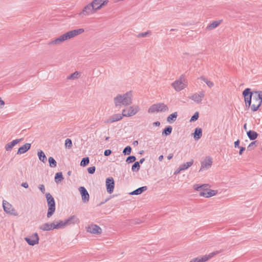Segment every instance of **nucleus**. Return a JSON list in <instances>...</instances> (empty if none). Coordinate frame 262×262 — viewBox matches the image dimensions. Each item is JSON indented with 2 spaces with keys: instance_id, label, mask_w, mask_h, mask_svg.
Returning <instances> with one entry per match:
<instances>
[{
  "instance_id": "nucleus-1",
  "label": "nucleus",
  "mask_w": 262,
  "mask_h": 262,
  "mask_svg": "<svg viewBox=\"0 0 262 262\" xmlns=\"http://www.w3.org/2000/svg\"><path fill=\"white\" fill-rule=\"evenodd\" d=\"M84 32V30L82 28H79L68 31L65 33L60 35L57 38L50 40L48 43V45L51 46L59 45L66 40H70L80 34H82Z\"/></svg>"
},
{
  "instance_id": "nucleus-2",
  "label": "nucleus",
  "mask_w": 262,
  "mask_h": 262,
  "mask_svg": "<svg viewBox=\"0 0 262 262\" xmlns=\"http://www.w3.org/2000/svg\"><path fill=\"white\" fill-rule=\"evenodd\" d=\"M114 101L116 107L129 105L133 102V93L128 91L123 94L118 95L114 98Z\"/></svg>"
},
{
  "instance_id": "nucleus-3",
  "label": "nucleus",
  "mask_w": 262,
  "mask_h": 262,
  "mask_svg": "<svg viewBox=\"0 0 262 262\" xmlns=\"http://www.w3.org/2000/svg\"><path fill=\"white\" fill-rule=\"evenodd\" d=\"M208 184H194L193 189L199 191V195L205 198H209L215 195L217 193V190H212L208 188Z\"/></svg>"
},
{
  "instance_id": "nucleus-4",
  "label": "nucleus",
  "mask_w": 262,
  "mask_h": 262,
  "mask_svg": "<svg viewBox=\"0 0 262 262\" xmlns=\"http://www.w3.org/2000/svg\"><path fill=\"white\" fill-rule=\"evenodd\" d=\"M187 80L183 75H181L180 78L173 82L171 85L177 92L181 91L184 89L187 86Z\"/></svg>"
},
{
  "instance_id": "nucleus-5",
  "label": "nucleus",
  "mask_w": 262,
  "mask_h": 262,
  "mask_svg": "<svg viewBox=\"0 0 262 262\" xmlns=\"http://www.w3.org/2000/svg\"><path fill=\"white\" fill-rule=\"evenodd\" d=\"M46 198L48 205V210L47 212L48 218L51 217L55 211V203L54 198L50 193L46 194Z\"/></svg>"
},
{
  "instance_id": "nucleus-6",
  "label": "nucleus",
  "mask_w": 262,
  "mask_h": 262,
  "mask_svg": "<svg viewBox=\"0 0 262 262\" xmlns=\"http://www.w3.org/2000/svg\"><path fill=\"white\" fill-rule=\"evenodd\" d=\"M97 10L91 3L86 5L82 9L81 11L78 14L81 17L89 16L96 13Z\"/></svg>"
},
{
  "instance_id": "nucleus-7",
  "label": "nucleus",
  "mask_w": 262,
  "mask_h": 262,
  "mask_svg": "<svg viewBox=\"0 0 262 262\" xmlns=\"http://www.w3.org/2000/svg\"><path fill=\"white\" fill-rule=\"evenodd\" d=\"M255 95L253 96V104L250 105L252 111L255 112L258 110L262 103V91L255 92Z\"/></svg>"
},
{
  "instance_id": "nucleus-8",
  "label": "nucleus",
  "mask_w": 262,
  "mask_h": 262,
  "mask_svg": "<svg viewBox=\"0 0 262 262\" xmlns=\"http://www.w3.org/2000/svg\"><path fill=\"white\" fill-rule=\"evenodd\" d=\"M168 110V106L163 103H158L151 105L148 110L149 113H155L160 112H166Z\"/></svg>"
},
{
  "instance_id": "nucleus-9",
  "label": "nucleus",
  "mask_w": 262,
  "mask_h": 262,
  "mask_svg": "<svg viewBox=\"0 0 262 262\" xmlns=\"http://www.w3.org/2000/svg\"><path fill=\"white\" fill-rule=\"evenodd\" d=\"M140 108L138 105H132L122 111V116L124 117H131L136 115Z\"/></svg>"
},
{
  "instance_id": "nucleus-10",
  "label": "nucleus",
  "mask_w": 262,
  "mask_h": 262,
  "mask_svg": "<svg viewBox=\"0 0 262 262\" xmlns=\"http://www.w3.org/2000/svg\"><path fill=\"white\" fill-rule=\"evenodd\" d=\"M220 253V251H216L209 253L208 255H205L202 257H198L193 258L189 262H205Z\"/></svg>"
},
{
  "instance_id": "nucleus-11",
  "label": "nucleus",
  "mask_w": 262,
  "mask_h": 262,
  "mask_svg": "<svg viewBox=\"0 0 262 262\" xmlns=\"http://www.w3.org/2000/svg\"><path fill=\"white\" fill-rule=\"evenodd\" d=\"M3 207L4 211L7 213L15 216L18 215L13 206L6 200L3 201Z\"/></svg>"
},
{
  "instance_id": "nucleus-12",
  "label": "nucleus",
  "mask_w": 262,
  "mask_h": 262,
  "mask_svg": "<svg viewBox=\"0 0 262 262\" xmlns=\"http://www.w3.org/2000/svg\"><path fill=\"white\" fill-rule=\"evenodd\" d=\"M243 95L244 97L246 106L249 108L251 103V98L252 93L251 92V89L249 88L246 89L243 92Z\"/></svg>"
},
{
  "instance_id": "nucleus-13",
  "label": "nucleus",
  "mask_w": 262,
  "mask_h": 262,
  "mask_svg": "<svg viewBox=\"0 0 262 262\" xmlns=\"http://www.w3.org/2000/svg\"><path fill=\"white\" fill-rule=\"evenodd\" d=\"M86 231L94 234H100L102 233L101 228L98 225L92 224L86 227Z\"/></svg>"
},
{
  "instance_id": "nucleus-14",
  "label": "nucleus",
  "mask_w": 262,
  "mask_h": 262,
  "mask_svg": "<svg viewBox=\"0 0 262 262\" xmlns=\"http://www.w3.org/2000/svg\"><path fill=\"white\" fill-rule=\"evenodd\" d=\"M212 164V158L210 157H206L203 161L201 162V166L199 171L207 170L209 168Z\"/></svg>"
},
{
  "instance_id": "nucleus-15",
  "label": "nucleus",
  "mask_w": 262,
  "mask_h": 262,
  "mask_svg": "<svg viewBox=\"0 0 262 262\" xmlns=\"http://www.w3.org/2000/svg\"><path fill=\"white\" fill-rule=\"evenodd\" d=\"M25 240L29 245L34 246L39 242V237L37 233H35L32 235L25 238Z\"/></svg>"
},
{
  "instance_id": "nucleus-16",
  "label": "nucleus",
  "mask_w": 262,
  "mask_h": 262,
  "mask_svg": "<svg viewBox=\"0 0 262 262\" xmlns=\"http://www.w3.org/2000/svg\"><path fill=\"white\" fill-rule=\"evenodd\" d=\"M108 0H93L91 3L98 11L108 4Z\"/></svg>"
},
{
  "instance_id": "nucleus-17",
  "label": "nucleus",
  "mask_w": 262,
  "mask_h": 262,
  "mask_svg": "<svg viewBox=\"0 0 262 262\" xmlns=\"http://www.w3.org/2000/svg\"><path fill=\"white\" fill-rule=\"evenodd\" d=\"M105 185L107 192L110 194L113 193L115 187L114 179L112 177L107 178L105 181Z\"/></svg>"
},
{
  "instance_id": "nucleus-18",
  "label": "nucleus",
  "mask_w": 262,
  "mask_h": 262,
  "mask_svg": "<svg viewBox=\"0 0 262 262\" xmlns=\"http://www.w3.org/2000/svg\"><path fill=\"white\" fill-rule=\"evenodd\" d=\"M205 96L204 92H200L192 95L189 98L196 103H200Z\"/></svg>"
},
{
  "instance_id": "nucleus-19",
  "label": "nucleus",
  "mask_w": 262,
  "mask_h": 262,
  "mask_svg": "<svg viewBox=\"0 0 262 262\" xmlns=\"http://www.w3.org/2000/svg\"><path fill=\"white\" fill-rule=\"evenodd\" d=\"M79 191L81 194L82 200L84 203L89 201L90 195L86 189L83 186L79 188Z\"/></svg>"
},
{
  "instance_id": "nucleus-20",
  "label": "nucleus",
  "mask_w": 262,
  "mask_h": 262,
  "mask_svg": "<svg viewBox=\"0 0 262 262\" xmlns=\"http://www.w3.org/2000/svg\"><path fill=\"white\" fill-rule=\"evenodd\" d=\"M65 220L67 226L78 224L80 222L78 217L74 215L70 216Z\"/></svg>"
},
{
  "instance_id": "nucleus-21",
  "label": "nucleus",
  "mask_w": 262,
  "mask_h": 262,
  "mask_svg": "<svg viewBox=\"0 0 262 262\" xmlns=\"http://www.w3.org/2000/svg\"><path fill=\"white\" fill-rule=\"evenodd\" d=\"M123 117V116H122V114H115V115L112 116L110 118L107 119L105 121V123H113V122H114L116 121H119L122 119Z\"/></svg>"
},
{
  "instance_id": "nucleus-22",
  "label": "nucleus",
  "mask_w": 262,
  "mask_h": 262,
  "mask_svg": "<svg viewBox=\"0 0 262 262\" xmlns=\"http://www.w3.org/2000/svg\"><path fill=\"white\" fill-rule=\"evenodd\" d=\"M21 139H17L6 144L5 148L6 151H10L12 148L21 141Z\"/></svg>"
},
{
  "instance_id": "nucleus-23",
  "label": "nucleus",
  "mask_w": 262,
  "mask_h": 262,
  "mask_svg": "<svg viewBox=\"0 0 262 262\" xmlns=\"http://www.w3.org/2000/svg\"><path fill=\"white\" fill-rule=\"evenodd\" d=\"M31 148V144L26 143L18 149L17 154L21 155L26 152Z\"/></svg>"
},
{
  "instance_id": "nucleus-24",
  "label": "nucleus",
  "mask_w": 262,
  "mask_h": 262,
  "mask_svg": "<svg viewBox=\"0 0 262 262\" xmlns=\"http://www.w3.org/2000/svg\"><path fill=\"white\" fill-rule=\"evenodd\" d=\"M147 188L146 186L141 187L134 191H132L129 194L130 195H139L141 194L144 191L147 190Z\"/></svg>"
},
{
  "instance_id": "nucleus-25",
  "label": "nucleus",
  "mask_w": 262,
  "mask_h": 262,
  "mask_svg": "<svg viewBox=\"0 0 262 262\" xmlns=\"http://www.w3.org/2000/svg\"><path fill=\"white\" fill-rule=\"evenodd\" d=\"M222 21V20H215L213 22H212L211 24H210L207 26V29L208 30H212L215 28H216L217 26H219V25L221 23Z\"/></svg>"
},
{
  "instance_id": "nucleus-26",
  "label": "nucleus",
  "mask_w": 262,
  "mask_h": 262,
  "mask_svg": "<svg viewBox=\"0 0 262 262\" xmlns=\"http://www.w3.org/2000/svg\"><path fill=\"white\" fill-rule=\"evenodd\" d=\"M247 135L248 138L251 140H254L256 139L258 136V134L256 132L253 130H250L247 132Z\"/></svg>"
},
{
  "instance_id": "nucleus-27",
  "label": "nucleus",
  "mask_w": 262,
  "mask_h": 262,
  "mask_svg": "<svg viewBox=\"0 0 262 262\" xmlns=\"http://www.w3.org/2000/svg\"><path fill=\"white\" fill-rule=\"evenodd\" d=\"M193 163V160H191V161L187 162L185 163H183V164H181L180 167V170H185L187 169H188L189 167L191 166Z\"/></svg>"
},
{
  "instance_id": "nucleus-28",
  "label": "nucleus",
  "mask_w": 262,
  "mask_h": 262,
  "mask_svg": "<svg viewBox=\"0 0 262 262\" xmlns=\"http://www.w3.org/2000/svg\"><path fill=\"white\" fill-rule=\"evenodd\" d=\"M80 76V73L78 71H76L74 73H73V74L68 76L67 77V79L68 80H76V79H78Z\"/></svg>"
},
{
  "instance_id": "nucleus-29",
  "label": "nucleus",
  "mask_w": 262,
  "mask_h": 262,
  "mask_svg": "<svg viewBox=\"0 0 262 262\" xmlns=\"http://www.w3.org/2000/svg\"><path fill=\"white\" fill-rule=\"evenodd\" d=\"M199 79L203 81L209 88H211L214 86L213 82L204 76H201Z\"/></svg>"
},
{
  "instance_id": "nucleus-30",
  "label": "nucleus",
  "mask_w": 262,
  "mask_h": 262,
  "mask_svg": "<svg viewBox=\"0 0 262 262\" xmlns=\"http://www.w3.org/2000/svg\"><path fill=\"white\" fill-rule=\"evenodd\" d=\"M202 136V130L201 128H196L194 133V138L198 140L201 138Z\"/></svg>"
},
{
  "instance_id": "nucleus-31",
  "label": "nucleus",
  "mask_w": 262,
  "mask_h": 262,
  "mask_svg": "<svg viewBox=\"0 0 262 262\" xmlns=\"http://www.w3.org/2000/svg\"><path fill=\"white\" fill-rule=\"evenodd\" d=\"M57 229H62L67 226L66 220L55 222Z\"/></svg>"
},
{
  "instance_id": "nucleus-32",
  "label": "nucleus",
  "mask_w": 262,
  "mask_h": 262,
  "mask_svg": "<svg viewBox=\"0 0 262 262\" xmlns=\"http://www.w3.org/2000/svg\"><path fill=\"white\" fill-rule=\"evenodd\" d=\"M37 155L39 159L42 162L45 163L47 161V157L45 153L41 150L38 151Z\"/></svg>"
},
{
  "instance_id": "nucleus-33",
  "label": "nucleus",
  "mask_w": 262,
  "mask_h": 262,
  "mask_svg": "<svg viewBox=\"0 0 262 262\" xmlns=\"http://www.w3.org/2000/svg\"><path fill=\"white\" fill-rule=\"evenodd\" d=\"M50 223H46L42 224L41 226L39 227V228L43 231H50Z\"/></svg>"
},
{
  "instance_id": "nucleus-34",
  "label": "nucleus",
  "mask_w": 262,
  "mask_h": 262,
  "mask_svg": "<svg viewBox=\"0 0 262 262\" xmlns=\"http://www.w3.org/2000/svg\"><path fill=\"white\" fill-rule=\"evenodd\" d=\"M178 116V113L177 112H174L171 114H170L167 118V121L168 122H171L174 121L177 117Z\"/></svg>"
},
{
  "instance_id": "nucleus-35",
  "label": "nucleus",
  "mask_w": 262,
  "mask_h": 262,
  "mask_svg": "<svg viewBox=\"0 0 262 262\" xmlns=\"http://www.w3.org/2000/svg\"><path fill=\"white\" fill-rule=\"evenodd\" d=\"M172 130V127L171 126H168L163 130L162 134L165 135V136H168L171 133Z\"/></svg>"
},
{
  "instance_id": "nucleus-36",
  "label": "nucleus",
  "mask_w": 262,
  "mask_h": 262,
  "mask_svg": "<svg viewBox=\"0 0 262 262\" xmlns=\"http://www.w3.org/2000/svg\"><path fill=\"white\" fill-rule=\"evenodd\" d=\"M48 160L50 167H55L57 166L56 161L54 160V159L53 157H49Z\"/></svg>"
},
{
  "instance_id": "nucleus-37",
  "label": "nucleus",
  "mask_w": 262,
  "mask_h": 262,
  "mask_svg": "<svg viewBox=\"0 0 262 262\" xmlns=\"http://www.w3.org/2000/svg\"><path fill=\"white\" fill-rule=\"evenodd\" d=\"M140 166L139 162H135L132 165V170L133 171H138L140 169Z\"/></svg>"
},
{
  "instance_id": "nucleus-38",
  "label": "nucleus",
  "mask_w": 262,
  "mask_h": 262,
  "mask_svg": "<svg viewBox=\"0 0 262 262\" xmlns=\"http://www.w3.org/2000/svg\"><path fill=\"white\" fill-rule=\"evenodd\" d=\"M90 160L88 157L84 158L82 159L80 162V165L81 166H85L89 163Z\"/></svg>"
},
{
  "instance_id": "nucleus-39",
  "label": "nucleus",
  "mask_w": 262,
  "mask_h": 262,
  "mask_svg": "<svg viewBox=\"0 0 262 262\" xmlns=\"http://www.w3.org/2000/svg\"><path fill=\"white\" fill-rule=\"evenodd\" d=\"M58 179L59 181H61L63 179V177L61 172H57L55 174V180L56 182H58L57 180Z\"/></svg>"
},
{
  "instance_id": "nucleus-40",
  "label": "nucleus",
  "mask_w": 262,
  "mask_h": 262,
  "mask_svg": "<svg viewBox=\"0 0 262 262\" xmlns=\"http://www.w3.org/2000/svg\"><path fill=\"white\" fill-rule=\"evenodd\" d=\"M199 117V114L198 112H195L194 115L191 117L190 120V122H194L197 120Z\"/></svg>"
},
{
  "instance_id": "nucleus-41",
  "label": "nucleus",
  "mask_w": 262,
  "mask_h": 262,
  "mask_svg": "<svg viewBox=\"0 0 262 262\" xmlns=\"http://www.w3.org/2000/svg\"><path fill=\"white\" fill-rule=\"evenodd\" d=\"M132 148L129 146H126L123 150L124 155H129L131 152Z\"/></svg>"
},
{
  "instance_id": "nucleus-42",
  "label": "nucleus",
  "mask_w": 262,
  "mask_h": 262,
  "mask_svg": "<svg viewBox=\"0 0 262 262\" xmlns=\"http://www.w3.org/2000/svg\"><path fill=\"white\" fill-rule=\"evenodd\" d=\"M65 146L69 148H71L72 146V142L71 139L68 138L66 140Z\"/></svg>"
},
{
  "instance_id": "nucleus-43",
  "label": "nucleus",
  "mask_w": 262,
  "mask_h": 262,
  "mask_svg": "<svg viewBox=\"0 0 262 262\" xmlns=\"http://www.w3.org/2000/svg\"><path fill=\"white\" fill-rule=\"evenodd\" d=\"M136 157H135L134 156H129L127 158L126 161V162L130 163L135 162L136 161Z\"/></svg>"
},
{
  "instance_id": "nucleus-44",
  "label": "nucleus",
  "mask_w": 262,
  "mask_h": 262,
  "mask_svg": "<svg viewBox=\"0 0 262 262\" xmlns=\"http://www.w3.org/2000/svg\"><path fill=\"white\" fill-rule=\"evenodd\" d=\"M96 168L95 166H92L88 168V172L90 174H93L95 172Z\"/></svg>"
},
{
  "instance_id": "nucleus-45",
  "label": "nucleus",
  "mask_w": 262,
  "mask_h": 262,
  "mask_svg": "<svg viewBox=\"0 0 262 262\" xmlns=\"http://www.w3.org/2000/svg\"><path fill=\"white\" fill-rule=\"evenodd\" d=\"M50 227L51 230H53L54 229H57L55 222H53V223H50Z\"/></svg>"
},
{
  "instance_id": "nucleus-46",
  "label": "nucleus",
  "mask_w": 262,
  "mask_h": 262,
  "mask_svg": "<svg viewBox=\"0 0 262 262\" xmlns=\"http://www.w3.org/2000/svg\"><path fill=\"white\" fill-rule=\"evenodd\" d=\"M38 188L42 193H44L45 192V186L43 184L39 185Z\"/></svg>"
},
{
  "instance_id": "nucleus-47",
  "label": "nucleus",
  "mask_w": 262,
  "mask_h": 262,
  "mask_svg": "<svg viewBox=\"0 0 262 262\" xmlns=\"http://www.w3.org/2000/svg\"><path fill=\"white\" fill-rule=\"evenodd\" d=\"M112 152V151L110 149H106L104 151V155L105 156H108L109 155H111Z\"/></svg>"
},
{
  "instance_id": "nucleus-48",
  "label": "nucleus",
  "mask_w": 262,
  "mask_h": 262,
  "mask_svg": "<svg viewBox=\"0 0 262 262\" xmlns=\"http://www.w3.org/2000/svg\"><path fill=\"white\" fill-rule=\"evenodd\" d=\"M5 102L3 100H2V98L0 97V108H2L5 105Z\"/></svg>"
},
{
  "instance_id": "nucleus-49",
  "label": "nucleus",
  "mask_w": 262,
  "mask_h": 262,
  "mask_svg": "<svg viewBox=\"0 0 262 262\" xmlns=\"http://www.w3.org/2000/svg\"><path fill=\"white\" fill-rule=\"evenodd\" d=\"M148 34V33L147 32H144V33H140L139 34V37H146L147 36V35Z\"/></svg>"
},
{
  "instance_id": "nucleus-50",
  "label": "nucleus",
  "mask_w": 262,
  "mask_h": 262,
  "mask_svg": "<svg viewBox=\"0 0 262 262\" xmlns=\"http://www.w3.org/2000/svg\"><path fill=\"white\" fill-rule=\"evenodd\" d=\"M21 186L25 188H27L28 187V184L27 182L22 183Z\"/></svg>"
},
{
  "instance_id": "nucleus-51",
  "label": "nucleus",
  "mask_w": 262,
  "mask_h": 262,
  "mask_svg": "<svg viewBox=\"0 0 262 262\" xmlns=\"http://www.w3.org/2000/svg\"><path fill=\"white\" fill-rule=\"evenodd\" d=\"M239 140H237V141H236L234 143V147H238L239 146Z\"/></svg>"
},
{
  "instance_id": "nucleus-52",
  "label": "nucleus",
  "mask_w": 262,
  "mask_h": 262,
  "mask_svg": "<svg viewBox=\"0 0 262 262\" xmlns=\"http://www.w3.org/2000/svg\"><path fill=\"white\" fill-rule=\"evenodd\" d=\"M256 141H253V142H252L251 143H250V144L248 146V148H251L252 147V146H253L254 145H255V143H256Z\"/></svg>"
},
{
  "instance_id": "nucleus-53",
  "label": "nucleus",
  "mask_w": 262,
  "mask_h": 262,
  "mask_svg": "<svg viewBox=\"0 0 262 262\" xmlns=\"http://www.w3.org/2000/svg\"><path fill=\"white\" fill-rule=\"evenodd\" d=\"M245 150V147H240V150H239V154L240 155H241L243 153V152Z\"/></svg>"
},
{
  "instance_id": "nucleus-54",
  "label": "nucleus",
  "mask_w": 262,
  "mask_h": 262,
  "mask_svg": "<svg viewBox=\"0 0 262 262\" xmlns=\"http://www.w3.org/2000/svg\"><path fill=\"white\" fill-rule=\"evenodd\" d=\"M181 171H183V170H180V167L179 166V167L175 171L174 174H177L178 173H179Z\"/></svg>"
},
{
  "instance_id": "nucleus-55",
  "label": "nucleus",
  "mask_w": 262,
  "mask_h": 262,
  "mask_svg": "<svg viewBox=\"0 0 262 262\" xmlns=\"http://www.w3.org/2000/svg\"><path fill=\"white\" fill-rule=\"evenodd\" d=\"M153 125L156 126H159L160 125V122L159 121H156L153 123Z\"/></svg>"
},
{
  "instance_id": "nucleus-56",
  "label": "nucleus",
  "mask_w": 262,
  "mask_h": 262,
  "mask_svg": "<svg viewBox=\"0 0 262 262\" xmlns=\"http://www.w3.org/2000/svg\"><path fill=\"white\" fill-rule=\"evenodd\" d=\"M172 157H173V154H170L167 156V159H168V160H170L172 159Z\"/></svg>"
},
{
  "instance_id": "nucleus-57",
  "label": "nucleus",
  "mask_w": 262,
  "mask_h": 262,
  "mask_svg": "<svg viewBox=\"0 0 262 262\" xmlns=\"http://www.w3.org/2000/svg\"><path fill=\"white\" fill-rule=\"evenodd\" d=\"M159 160L160 161H162V160L163 159V155H161L159 157V158H158Z\"/></svg>"
},
{
  "instance_id": "nucleus-58",
  "label": "nucleus",
  "mask_w": 262,
  "mask_h": 262,
  "mask_svg": "<svg viewBox=\"0 0 262 262\" xmlns=\"http://www.w3.org/2000/svg\"><path fill=\"white\" fill-rule=\"evenodd\" d=\"M144 160H145L144 158L141 159L140 160L139 162V164H142L143 163V162L144 161Z\"/></svg>"
},
{
  "instance_id": "nucleus-59",
  "label": "nucleus",
  "mask_w": 262,
  "mask_h": 262,
  "mask_svg": "<svg viewBox=\"0 0 262 262\" xmlns=\"http://www.w3.org/2000/svg\"><path fill=\"white\" fill-rule=\"evenodd\" d=\"M244 128L245 129V130H247V124L245 123L244 125Z\"/></svg>"
},
{
  "instance_id": "nucleus-60",
  "label": "nucleus",
  "mask_w": 262,
  "mask_h": 262,
  "mask_svg": "<svg viewBox=\"0 0 262 262\" xmlns=\"http://www.w3.org/2000/svg\"><path fill=\"white\" fill-rule=\"evenodd\" d=\"M71 173H72V172H71V171H68V173H68V174L69 176H70V175L71 174Z\"/></svg>"
},
{
  "instance_id": "nucleus-61",
  "label": "nucleus",
  "mask_w": 262,
  "mask_h": 262,
  "mask_svg": "<svg viewBox=\"0 0 262 262\" xmlns=\"http://www.w3.org/2000/svg\"><path fill=\"white\" fill-rule=\"evenodd\" d=\"M138 144V141H135L134 142V144Z\"/></svg>"
},
{
  "instance_id": "nucleus-62",
  "label": "nucleus",
  "mask_w": 262,
  "mask_h": 262,
  "mask_svg": "<svg viewBox=\"0 0 262 262\" xmlns=\"http://www.w3.org/2000/svg\"><path fill=\"white\" fill-rule=\"evenodd\" d=\"M110 137H107L105 138V140H108L109 139Z\"/></svg>"
}]
</instances>
